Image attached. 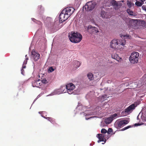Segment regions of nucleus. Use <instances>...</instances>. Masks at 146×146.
Returning a JSON list of instances; mask_svg holds the SVG:
<instances>
[{"label": "nucleus", "mask_w": 146, "mask_h": 146, "mask_svg": "<svg viewBox=\"0 0 146 146\" xmlns=\"http://www.w3.org/2000/svg\"><path fill=\"white\" fill-rule=\"evenodd\" d=\"M125 44V41L124 40L113 39L111 42L110 47L113 49H119L122 48Z\"/></svg>", "instance_id": "1"}, {"label": "nucleus", "mask_w": 146, "mask_h": 146, "mask_svg": "<svg viewBox=\"0 0 146 146\" xmlns=\"http://www.w3.org/2000/svg\"><path fill=\"white\" fill-rule=\"evenodd\" d=\"M68 35L69 39L72 42L77 43L81 41L82 38V35L79 33L71 32Z\"/></svg>", "instance_id": "2"}, {"label": "nucleus", "mask_w": 146, "mask_h": 146, "mask_svg": "<svg viewBox=\"0 0 146 146\" xmlns=\"http://www.w3.org/2000/svg\"><path fill=\"white\" fill-rule=\"evenodd\" d=\"M139 53L137 52H132L129 57V60L131 63H137L138 62Z\"/></svg>", "instance_id": "3"}, {"label": "nucleus", "mask_w": 146, "mask_h": 146, "mask_svg": "<svg viewBox=\"0 0 146 146\" xmlns=\"http://www.w3.org/2000/svg\"><path fill=\"white\" fill-rule=\"evenodd\" d=\"M137 105H135V104H132L125 109L124 111H123L121 114L123 116L129 114L135 109Z\"/></svg>", "instance_id": "4"}, {"label": "nucleus", "mask_w": 146, "mask_h": 146, "mask_svg": "<svg viewBox=\"0 0 146 146\" xmlns=\"http://www.w3.org/2000/svg\"><path fill=\"white\" fill-rule=\"evenodd\" d=\"M96 4L92 1L87 2L85 5L83 7L87 11H89L93 10L95 7Z\"/></svg>", "instance_id": "5"}, {"label": "nucleus", "mask_w": 146, "mask_h": 146, "mask_svg": "<svg viewBox=\"0 0 146 146\" xmlns=\"http://www.w3.org/2000/svg\"><path fill=\"white\" fill-rule=\"evenodd\" d=\"M75 10L74 8L72 7H67L63 9V12L67 15L69 18Z\"/></svg>", "instance_id": "6"}, {"label": "nucleus", "mask_w": 146, "mask_h": 146, "mask_svg": "<svg viewBox=\"0 0 146 146\" xmlns=\"http://www.w3.org/2000/svg\"><path fill=\"white\" fill-rule=\"evenodd\" d=\"M75 86L72 83H69L66 86V88L67 90L68 93L71 94L73 92V90L75 88Z\"/></svg>", "instance_id": "7"}, {"label": "nucleus", "mask_w": 146, "mask_h": 146, "mask_svg": "<svg viewBox=\"0 0 146 146\" xmlns=\"http://www.w3.org/2000/svg\"><path fill=\"white\" fill-rule=\"evenodd\" d=\"M69 17L62 10L61 12L59 17V20L62 23L66 20Z\"/></svg>", "instance_id": "8"}, {"label": "nucleus", "mask_w": 146, "mask_h": 146, "mask_svg": "<svg viewBox=\"0 0 146 146\" xmlns=\"http://www.w3.org/2000/svg\"><path fill=\"white\" fill-rule=\"evenodd\" d=\"M110 3L114 7V9L116 10H118L122 5V3H117L114 0L111 1Z\"/></svg>", "instance_id": "9"}, {"label": "nucleus", "mask_w": 146, "mask_h": 146, "mask_svg": "<svg viewBox=\"0 0 146 146\" xmlns=\"http://www.w3.org/2000/svg\"><path fill=\"white\" fill-rule=\"evenodd\" d=\"M32 57L35 61H37L40 58V55L37 52L33 50L31 52Z\"/></svg>", "instance_id": "10"}, {"label": "nucleus", "mask_w": 146, "mask_h": 146, "mask_svg": "<svg viewBox=\"0 0 146 146\" xmlns=\"http://www.w3.org/2000/svg\"><path fill=\"white\" fill-rule=\"evenodd\" d=\"M98 138L99 140L98 141V143H99L101 141H104L106 142V139L105 138V135L104 134H98Z\"/></svg>", "instance_id": "11"}, {"label": "nucleus", "mask_w": 146, "mask_h": 146, "mask_svg": "<svg viewBox=\"0 0 146 146\" xmlns=\"http://www.w3.org/2000/svg\"><path fill=\"white\" fill-rule=\"evenodd\" d=\"M129 121L127 120H123L119 121L118 123V126L119 128L127 124Z\"/></svg>", "instance_id": "12"}, {"label": "nucleus", "mask_w": 146, "mask_h": 146, "mask_svg": "<svg viewBox=\"0 0 146 146\" xmlns=\"http://www.w3.org/2000/svg\"><path fill=\"white\" fill-rule=\"evenodd\" d=\"M129 26L130 27H134L136 25L137 21L136 20L132 19L131 20H129Z\"/></svg>", "instance_id": "13"}, {"label": "nucleus", "mask_w": 146, "mask_h": 146, "mask_svg": "<svg viewBox=\"0 0 146 146\" xmlns=\"http://www.w3.org/2000/svg\"><path fill=\"white\" fill-rule=\"evenodd\" d=\"M127 13L130 15L135 17L136 15V13H134L133 11L131 10L130 9H128L127 10Z\"/></svg>", "instance_id": "14"}, {"label": "nucleus", "mask_w": 146, "mask_h": 146, "mask_svg": "<svg viewBox=\"0 0 146 146\" xmlns=\"http://www.w3.org/2000/svg\"><path fill=\"white\" fill-rule=\"evenodd\" d=\"M33 86V87H38L40 86V83L39 80L35 81L32 83Z\"/></svg>", "instance_id": "15"}, {"label": "nucleus", "mask_w": 146, "mask_h": 146, "mask_svg": "<svg viewBox=\"0 0 146 146\" xmlns=\"http://www.w3.org/2000/svg\"><path fill=\"white\" fill-rule=\"evenodd\" d=\"M112 58L118 61H119L121 59V58H120L118 55L116 54H113L111 56Z\"/></svg>", "instance_id": "16"}, {"label": "nucleus", "mask_w": 146, "mask_h": 146, "mask_svg": "<svg viewBox=\"0 0 146 146\" xmlns=\"http://www.w3.org/2000/svg\"><path fill=\"white\" fill-rule=\"evenodd\" d=\"M101 16L104 18L107 19L108 17L107 15V13L104 11L102 10L100 13Z\"/></svg>", "instance_id": "17"}, {"label": "nucleus", "mask_w": 146, "mask_h": 146, "mask_svg": "<svg viewBox=\"0 0 146 146\" xmlns=\"http://www.w3.org/2000/svg\"><path fill=\"white\" fill-rule=\"evenodd\" d=\"M112 121V119L110 117L105 119L104 122L106 124H109Z\"/></svg>", "instance_id": "18"}, {"label": "nucleus", "mask_w": 146, "mask_h": 146, "mask_svg": "<svg viewBox=\"0 0 146 146\" xmlns=\"http://www.w3.org/2000/svg\"><path fill=\"white\" fill-rule=\"evenodd\" d=\"M92 28H94V27H91V26H89L88 27L87 31H88L91 34H92L94 33V31L93 30Z\"/></svg>", "instance_id": "19"}, {"label": "nucleus", "mask_w": 146, "mask_h": 146, "mask_svg": "<svg viewBox=\"0 0 146 146\" xmlns=\"http://www.w3.org/2000/svg\"><path fill=\"white\" fill-rule=\"evenodd\" d=\"M87 76L90 80H92L93 79V75L92 73H89L87 74Z\"/></svg>", "instance_id": "20"}, {"label": "nucleus", "mask_w": 146, "mask_h": 146, "mask_svg": "<svg viewBox=\"0 0 146 146\" xmlns=\"http://www.w3.org/2000/svg\"><path fill=\"white\" fill-rule=\"evenodd\" d=\"M141 1L143 3L139 1H137L135 3V5L139 7L141 6L142 5L143 3V2L142 1V0H141Z\"/></svg>", "instance_id": "21"}, {"label": "nucleus", "mask_w": 146, "mask_h": 146, "mask_svg": "<svg viewBox=\"0 0 146 146\" xmlns=\"http://www.w3.org/2000/svg\"><path fill=\"white\" fill-rule=\"evenodd\" d=\"M123 20L126 23L128 22L129 21V19L127 17H126L125 16H123L122 18Z\"/></svg>", "instance_id": "22"}, {"label": "nucleus", "mask_w": 146, "mask_h": 146, "mask_svg": "<svg viewBox=\"0 0 146 146\" xmlns=\"http://www.w3.org/2000/svg\"><path fill=\"white\" fill-rule=\"evenodd\" d=\"M117 116V114L116 113H114L113 114L111 115L110 116V118H111L112 119V121H113V119H115L116 118Z\"/></svg>", "instance_id": "23"}, {"label": "nucleus", "mask_w": 146, "mask_h": 146, "mask_svg": "<svg viewBox=\"0 0 146 146\" xmlns=\"http://www.w3.org/2000/svg\"><path fill=\"white\" fill-rule=\"evenodd\" d=\"M75 63L76 65V67L77 68L79 67L80 66L81 64L80 62L77 60L75 61Z\"/></svg>", "instance_id": "24"}, {"label": "nucleus", "mask_w": 146, "mask_h": 146, "mask_svg": "<svg viewBox=\"0 0 146 146\" xmlns=\"http://www.w3.org/2000/svg\"><path fill=\"white\" fill-rule=\"evenodd\" d=\"M127 4L129 8H131V7L132 4L133 5H134V4H132L131 1H127Z\"/></svg>", "instance_id": "25"}, {"label": "nucleus", "mask_w": 146, "mask_h": 146, "mask_svg": "<svg viewBox=\"0 0 146 146\" xmlns=\"http://www.w3.org/2000/svg\"><path fill=\"white\" fill-rule=\"evenodd\" d=\"M49 121H50L52 123L54 124H55L56 123L55 121V119L52 117H51Z\"/></svg>", "instance_id": "26"}, {"label": "nucleus", "mask_w": 146, "mask_h": 146, "mask_svg": "<svg viewBox=\"0 0 146 146\" xmlns=\"http://www.w3.org/2000/svg\"><path fill=\"white\" fill-rule=\"evenodd\" d=\"M108 96L107 95H104L102 96L101 98L104 100H106V98H108Z\"/></svg>", "instance_id": "27"}, {"label": "nucleus", "mask_w": 146, "mask_h": 146, "mask_svg": "<svg viewBox=\"0 0 146 146\" xmlns=\"http://www.w3.org/2000/svg\"><path fill=\"white\" fill-rule=\"evenodd\" d=\"M123 37L124 38H125V39L126 38H128V39H131V36H130L129 35H127L125 36L124 35Z\"/></svg>", "instance_id": "28"}, {"label": "nucleus", "mask_w": 146, "mask_h": 146, "mask_svg": "<svg viewBox=\"0 0 146 146\" xmlns=\"http://www.w3.org/2000/svg\"><path fill=\"white\" fill-rule=\"evenodd\" d=\"M42 82L44 84H46L48 82L47 80L45 78H44L42 80Z\"/></svg>", "instance_id": "29"}, {"label": "nucleus", "mask_w": 146, "mask_h": 146, "mask_svg": "<svg viewBox=\"0 0 146 146\" xmlns=\"http://www.w3.org/2000/svg\"><path fill=\"white\" fill-rule=\"evenodd\" d=\"M92 29H93V30H94L93 31H94V33H97L99 32L97 28H96L95 27H94V28H92Z\"/></svg>", "instance_id": "30"}, {"label": "nucleus", "mask_w": 146, "mask_h": 146, "mask_svg": "<svg viewBox=\"0 0 146 146\" xmlns=\"http://www.w3.org/2000/svg\"><path fill=\"white\" fill-rule=\"evenodd\" d=\"M113 132V129L111 128H109L108 130L107 131V133L108 134H110L111 133Z\"/></svg>", "instance_id": "31"}, {"label": "nucleus", "mask_w": 146, "mask_h": 146, "mask_svg": "<svg viewBox=\"0 0 146 146\" xmlns=\"http://www.w3.org/2000/svg\"><path fill=\"white\" fill-rule=\"evenodd\" d=\"M107 132V131L105 129H103L101 130V133H105Z\"/></svg>", "instance_id": "32"}, {"label": "nucleus", "mask_w": 146, "mask_h": 146, "mask_svg": "<svg viewBox=\"0 0 146 146\" xmlns=\"http://www.w3.org/2000/svg\"><path fill=\"white\" fill-rule=\"evenodd\" d=\"M48 70L50 72H52L54 70V69L52 67H50L48 69Z\"/></svg>", "instance_id": "33"}, {"label": "nucleus", "mask_w": 146, "mask_h": 146, "mask_svg": "<svg viewBox=\"0 0 146 146\" xmlns=\"http://www.w3.org/2000/svg\"><path fill=\"white\" fill-rule=\"evenodd\" d=\"M142 8L143 10L146 11V5H143L142 7Z\"/></svg>", "instance_id": "34"}, {"label": "nucleus", "mask_w": 146, "mask_h": 146, "mask_svg": "<svg viewBox=\"0 0 146 146\" xmlns=\"http://www.w3.org/2000/svg\"><path fill=\"white\" fill-rule=\"evenodd\" d=\"M36 23L39 25H42V23L40 21H39L37 20V22Z\"/></svg>", "instance_id": "35"}, {"label": "nucleus", "mask_w": 146, "mask_h": 146, "mask_svg": "<svg viewBox=\"0 0 146 146\" xmlns=\"http://www.w3.org/2000/svg\"><path fill=\"white\" fill-rule=\"evenodd\" d=\"M28 60V58H26V60L24 61L23 64H27V60Z\"/></svg>", "instance_id": "36"}, {"label": "nucleus", "mask_w": 146, "mask_h": 146, "mask_svg": "<svg viewBox=\"0 0 146 146\" xmlns=\"http://www.w3.org/2000/svg\"><path fill=\"white\" fill-rule=\"evenodd\" d=\"M32 20L34 22L36 23L37 20H36L34 18H31Z\"/></svg>", "instance_id": "37"}, {"label": "nucleus", "mask_w": 146, "mask_h": 146, "mask_svg": "<svg viewBox=\"0 0 146 146\" xmlns=\"http://www.w3.org/2000/svg\"><path fill=\"white\" fill-rule=\"evenodd\" d=\"M44 118H46V119H47L49 121L50 119V118L51 117H45L44 116H42Z\"/></svg>", "instance_id": "38"}, {"label": "nucleus", "mask_w": 146, "mask_h": 146, "mask_svg": "<svg viewBox=\"0 0 146 146\" xmlns=\"http://www.w3.org/2000/svg\"><path fill=\"white\" fill-rule=\"evenodd\" d=\"M131 127V126L130 125L126 127H125L124 129L126 130V129Z\"/></svg>", "instance_id": "39"}, {"label": "nucleus", "mask_w": 146, "mask_h": 146, "mask_svg": "<svg viewBox=\"0 0 146 146\" xmlns=\"http://www.w3.org/2000/svg\"><path fill=\"white\" fill-rule=\"evenodd\" d=\"M21 73L23 75L24 74V70L23 69H22L21 70Z\"/></svg>", "instance_id": "40"}, {"label": "nucleus", "mask_w": 146, "mask_h": 146, "mask_svg": "<svg viewBox=\"0 0 146 146\" xmlns=\"http://www.w3.org/2000/svg\"><path fill=\"white\" fill-rule=\"evenodd\" d=\"M38 9H39V10H41L42 9V7L41 6V5H40V6H39L38 7ZM43 8H42V9H43Z\"/></svg>", "instance_id": "41"}, {"label": "nucleus", "mask_w": 146, "mask_h": 146, "mask_svg": "<svg viewBox=\"0 0 146 146\" xmlns=\"http://www.w3.org/2000/svg\"><path fill=\"white\" fill-rule=\"evenodd\" d=\"M24 64H23V66H22V69L25 68H26V66L24 65Z\"/></svg>", "instance_id": "42"}, {"label": "nucleus", "mask_w": 146, "mask_h": 146, "mask_svg": "<svg viewBox=\"0 0 146 146\" xmlns=\"http://www.w3.org/2000/svg\"><path fill=\"white\" fill-rule=\"evenodd\" d=\"M125 129V127L124 128H123V129H122L121 130V131H124V130H125V129Z\"/></svg>", "instance_id": "43"}, {"label": "nucleus", "mask_w": 146, "mask_h": 146, "mask_svg": "<svg viewBox=\"0 0 146 146\" xmlns=\"http://www.w3.org/2000/svg\"><path fill=\"white\" fill-rule=\"evenodd\" d=\"M146 77V75H145L143 76V77Z\"/></svg>", "instance_id": "44"}, {"label": "nucleus", "mask_w": 146, "mask_h": 146, "mask_svg": "<svg viewBox=\"0 0 146 146\" xmlns=\"http://www.w3.org/2000/svg\"><path fill=\"white\" fill-rule=\"evenodd\" d=\"M27 55H25V57H27Z\"/></svg>", "instance_id": "45"}, {"label": "nucleus", "mask_w": 146, "mask_h": 146, "mask_svg": "<svg viewBox=\"0 0 146 146\" xmlns=\"http://www.w3.org/2000/svg\"><path fill=\"white\" fill-rule=\"evenodd\" d=\"M41 112H39V113L40 114V113H41Z\"/></svg>", "instance_id": "46"}, {"label": "nucleus", "mask_w": 146, "mask_h": 146, "mask_svg": "<svg viewBox=\"0 0 146 146\" xmlns=\"http://www.w3.org/2000/svg\"><path fill=\"white\" fill-rule=\"evenodd\" d=\"M64 92V91H63V92H64H64Z\"/></svg>", "instance_id": "47"}, {"label": "nucleus", "mask_w": 146, "mask_h": 146, "mask_svg": "<svg viewBox=\"0 0 146 146\" xmlns=\"http://www.w3.org/2000/svg\"><path fill=\"white\" fill-rule=\"evenodd\" d=\"M137 124H136V123H135V125H137Z\"/></svg>", "instance_id": "48"}]
</instances>
